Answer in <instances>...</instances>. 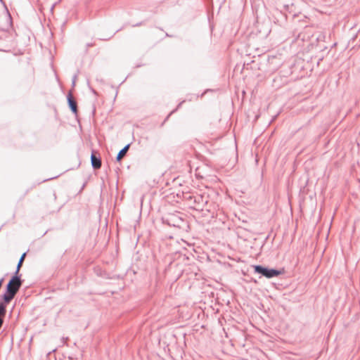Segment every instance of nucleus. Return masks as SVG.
Here are the masks:
<instances>
[{
  "label": "nucleus",
  "mask_w": 360,
  "mask_h": 360,
  "mask_svg": "<svg viewBox=\"0 0 360 360\" xmlns=\"http://www.w3.org/2000/svg\"><path fill=\"white\" fill-rule=\"evenodd\" d=\"M67 100L68 106L70 108L71 111L77 115V101L75 100V98L72 96V92L70 91L67 96Z\"/></svg>",
  "instance_id": "6"
},
{
  "label": "nucleus",
  "mask_w": 360,
  "mask_h": 360,
  "mask_svg": "<svg viewBox=\"0 0 360 360\" xmlns=\"http://www.w3.org/2000/svg\"><path fill=\"white\" fill-rule=\"evenodd\" d=\"M255 273L261 274L266 278H271L276 277L281 274V271L274 269H269L262 265H255L254 266Z\"/></svg>",
  "instance_id": "2"
},
{
  "label": "nucleus",
  "mask_w": 360,
  "mask_h": 360,
  "mask_svg": "<svg viewBox=\"0 0 360 360\" xmlns=\"http://www.w3.org/2000/svg\"><path fill=\"white\" fill-rule=\"evenodd\" d=\"M91 91L94 94H96V91L94 89H92Z\"/></svg>",
  "instance_id": "11"
},
{
  "label": "nucleus",
  "mask_w": 360,
  "mask_h": 360,
  "mask_svg": "<svg viewBox=\"0 0 360 360\" xmlns=\"http://www.w3.org/2000/svg\"><path fill=\"white\" fill-rule=\"evenodd\" d=\"M22 283L20 276L13 275L6 284L4 293L0 296V329L4 324V316L6 314V306L14 298Z\"/></svg>",
  "instance_id": "1"
},
{
  "label": "nucleus",
  "mask_w": 360,
  "mask_h": 360,
  "mask_svg": "<svg viewBox=\"0 0 360 360\" xmlns=\"http://www.w3.org/2000/svg\"><path fill=\"white\" fill-rule=\"evenodd\" d=\"M92 46V44H87V46Z\"/></svg>",
  "instance_id": "14"
},
{
  "label": "nucleus",
  "mask_w": 360,
  "mask_h": 360,
  "mask_svg": "<svg viewBox=\"0 0 360 360\" xmlns=\"http://www.w3.org/2000/svg\"><path fill=\"white\" fill-rule=\"evenodd\" d=\"M0 2L3 4H5L4 0H0Z\"/></svg>",
  "instance_id": "13"
},
{
  "label": "nucleus",
  "mask_w": 360,
  "mask_h": 360,
  "mask_svg": "<svg viewBox=\"0 0 360 360\" xmlns=\"http://www.w3.org/2000/svg\"><path fill=\"white\" fill-rule=\"evenodd\" d=\"M91 166L94 169H98L101 167V159L100 154L93 150L91 155Z\"/></svg>",
  "instance_id": "4"
},
{
  "label": "nucleus",
  "mask_w": 360,
  "mask_h": 360,
  "mask_svg": "<svg viewBox=\"0 0 360 360\" xmlns=\"http://www.w3.org/2000/svg\"><path fill=\"white\" fill-rule=\"evenodd\" d=\"M68 340V338H63V342H65Z\"/></svg>",
  "instance_id": "10"
},
{
  "label": "nucleus",
  "mask_w": 360,
  "mask_h": 360,
  "mask_svg": "<svg viewBox=\"0 0 360 360\" xmlns=\"http://www.w3.org/2000/svg\"><path fill=\"white\" fill-rule=\"evenodd\" d=\"M55 6H56V4H54L52 6V7H51V10H53V9L54 8Z\"/></svg>",
  "instance_id": "12"
},
{
  "label": "nucleus",
  "mask_w": 360,
  "mask_h": 360,
  "mask_svg": "<svg viewBox=\"0 0 360 360\" xmlns=\"http://www.w3.org/2000/svg\"><path fill=\"white\" fill-rule=\"evenodd\" d=\"M190 200H193L195 204L194 208L196 210H204L208 202L207 197L202 195H193L189 197Z\"/></svg>",
  "instance_id": "3"
},
{
  "label": "nucleus",
  "mask_w": 360,
  "mask_h": 360,
  "mask_svg": "<svg viewBox=\"0 0 360 360\" xmlns=\"http://www.w3.org/2000/svg\"><path fill=\"white\" fill-rule=\"evenodd\" d=\"M25 256H26V252H24V253L21 255V257H20V259H19V261H18V264H17L16 271H15V272L14 275H15V276H19V275H18V273H19L20 269V268H21V266H22V263H23L24 260H25Z\"/></svg>",
  "instance_id": "8"
},
{
  "label": "nucleus",
  "mask_w": 360,
  "mask_h": 360,
  "mask_svg": "<svg viewBox=\"0 0 360 360\" xmlns=\"http://www.w3.org/2000/svg\"><path fill=\"white\" fill-rule=\"evenodd\" d=\"M76 79H77V75H75L72 78V86H75V82H76Z\"/></svg>",
  "instance_id": "9"
},
{
  "label": "nucleus",
  "mask_w": 360,
  "mask_h": 360,
  "mask_svg": "<svg viewBox=\"0 0 360 360\" xmlns=\"http://www.w3.org/2000/svg\"><path fill=\"white\" fill-rule=\"evenodd\" d=\"M129 147H130V144L129 143L127 144L122 149H121L119 151V153L116 157L117 161L120 162L122 159V158L124 156H125V155L127 154V151L129 149Z\"/></svg>",
  "instance_id": "7"
},
{
  "label": "nucleus",
  "mask_w": 360,
  "mask_h": 360,
  "mask_svg": "<svg viewBox=\"0 0 360 360\" xmlns=\"http://www.w3.org/2000/svg\"><path fill=\"white\" fill-rule=\"evenodd\" d=\"M169 226L180 227L184 221L177 215L170 214L166 219Z\"/></svg>",
  "instance_id": "5"
}]
</instances>
